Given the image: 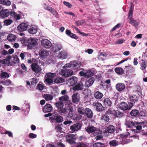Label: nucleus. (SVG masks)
Masks as SVG:
<instances>
[{
	"instance_id": "nucleus-1",
	"label": "nucleus",
	"mask_w": 147,
	"mask_h": 147,
	"mask_svg": "<svg viewBox=\"0 0 147 147\" xmlns=\"http://www.w3.org/2000/svg\"><path fill=\"white\" fill-rule=\"evenodd\" d=\"M85 131L88 134H92L94 136L102 134V131L92 125L88 126L85 128Z\"/></svg>"
},
{
	"instance_id": "nucleus-2",
	"label": "nucleus",
	"mask_w": 147,
	"mask_h": 147,
	"mask_svg": "<svg viewBox=\"0 0 147 147\" xmlns=\"http://www.w3.org/2000/svg\"><path fill=\"white\" fill-rule=\"evenodd\" d=\"M25 44L28 48L32 49L33 47L37 45L38 40L35 38H30L24 40Z\"/></svg>"
},
{
	"instance_id": "nucleus-3",
	"label": "nucleus",
	"mask_w": 147,
	"mask_h": 147,
	"mask_svg": "<svg viewBox=\"0 0 147 147\" xmlns=\"http://www.w3.org/2000/svg\"><path fill=\"white\" fill-rule=\"evenodd\" d=\"M134 105V104L132 102H128L127 104L126 102L123 101L120 103L119 108L123 111L129 110L132 108Z\"/></svg>"
},
{
	"instance_id": "nucleus-4",
	"label": "nucleus",
	"mask_w": 147,
	"mask_h": 147,
	"mask_svg": "<svg viewBox=\"0 0 147 147\" xmlns=\"http://www.w3.org/2000/svg\"><path fill=\"white\" fill-rule=\"evenodd\" d=\"M56 75V74L52 73H49L46 74L45 76V81L49 84L52 83L53 81V78Z\"/></svg>"
},
{
	"instance_id": "nucleus-5",
	"label": "nucleus",
	"mask_w": 147,
	"mask_h": 147,
	"mask_svg": "<svg viewBox=\"0 0 147 147\" xmlns=\"http://www.w3.org/2000/svg\"><path fill=\"white\" fill-rule=\"evenodd\" d=\"M50 121L55 120V122L58 123L62 122L63 121V117L57 113H55L53 116L50 118Z\"/></svg>"
},
{
	"instance_id": "nucleus-6",
	"label": "nucleus",
	"mask_w": 147,
	"mask_h": 147,
	"mask_svg": "<svg viewBox=\"0 0 147 147\" xmlns=\"http://www.w3.org/2000/svg\"><path fill=\"white\" fill-rule=\"evenodd\" d=\"M43 7L45 10L49 11L56 18H58L59 17L58 13L54 8L50 6H47L45 3L44 4Z\"/></svg>"
},
{
	"instance_id": "nucleus-7",
	"label": "nucleus",
	"mask_w": 147,
	"mask_h": 147,
	"mask_svg": "<svg viewBox=\"0 0 147 147\" xmlns=\"http://www.w3.org/2000/svg\"><path fill=\"white\" fill-rule=\"evenodd\" d=\"M31 67L32 71L36 74L40 73L42 70L40 66L36 63H33L31 65Z\"/></svg>"
},
{
	"instance_id": "nucleus-8",
	"label": "nucleus",
	"mask_w": 147,
	"mask_h": 147,
	"mask_svg": "<svg viewBox=\"0 0 147 147\" xmlns=\"http://www.w3.org/2000/svg\"><path fill=\"white\" fill-rule=\"evenodd\" d=\"M66 141L70 144L76 143L75 140L76 139V135L74 134H69L67 135L66 136Z\"/></svg>"
},
{
	"instance_id": "nucleus-9",
	"label": "nucleus",
	"mask_w": 147,
	"mask_h": 147,
	"mask_svg": "<svg viewBox=\"0 0 147 147\" xmlns=\"http://www.w3.org/2000/svg\"><path fill=\"white\" fill-rule=\"evenodd\" d=\"M93 106L96 108V111L98 112H102L105 110V108L102 104L98 102H94L92 104Z\"/></svg>"
},
{
	"instance_id": "nucleus-10",
	"label": "nucleus",
	"mask_w": 147,
	"mask_h": 147,
	"mask_svg": "<svg viewBox=\"0 0 147 147\" xmlns=\"http://www.w3.org/2000/svg\"><path fill=\"white\" fill-rule=\"evenodd\" d=\"M82 125L79 123H77L70 127V129L73 131H77L81 129Z\"/></svg>"
},
{
	"instance_id": "nucleus-11",
	"label": "nucleus",
	"mask_w": 147,
	"mask_h": 147,
	"mask_svg": "<svg viewBox=\"0 0 147 147\" xmlns=\"http://www.w3.org/2000/svg\"><path fill=\"white\" fill-rule=\"evenodd\" d=\"M72 100L74 103L78 104L80 100V94L78 93L74 94L72 96Z\"/></svg>"
},
{
	"instance_id": "nucleus-12",
	"label": "nucleus",
	"mask_w": 147,
	"mask_h": 147,
	"mask_svg": "<svg viewBox=\"0 0 147 147\" xmlns=\"http://www.w3.org/2000/svg\"><path fill=\"white\" fill-rule=\"evenodd\" d=\"M84 84L82 82H80L73 87L72 89L74 91L81 90L84 88Z\"/></svg>"
},
{
	"instance_id": "nucleus-13",
	"label": "nucleus",
	"mask_w": 147,
	"mask_h": 147,
	"mask_svg": "<svg viewBox=\"0 0 147 147\" xmlns=\"http://www.w3.org/2000/svg\"><path fill=\"white\" fill-rule=\"evenodd\" d=\"M42 45L47 48H50L51 46V43L49 40L44 39L41 41Z\"/></svg>"
},
{
	"instance_id": "nucleus-14",
	"label": "nucleus",
	"mask_w": 147,
	"mask_h": 147,
	"mask_svg": "<svg viewBox=\"0 0 147 147\" xmlns=\"http://www.w3.org/2000/svg\"><path fill=\"white\" fill-rule=\"evenodd\" d=\"M28 25L25 23H22L19 25L17 27V29L18 31L22 32L27 30Z\"/></svg>"
},
{
	"instance_id": "nucleus-15",
	"label": "nucleus",
	"mask_w": 147,
	"mask_h": 147,
	"mask_svg": "<svg viewBox=\"0 0 147 147\" xmlns=\"http://www.w3.org/2000/svg\"><path fill=\"white\" fill-rule=\"evenodd\" d=\"M88 118H91L93 115V113L92 110L90 109L86 108L85 111L84 112V115Z\"/></svg>"
},
{
	"instance_id": "nucleus-16",
	"label": "nucleus",
	"mask_w": 147,
	"mask_h": 147,
	"mask_svg": "<svg viewBox=\"0 0 147 147\" xmlns=\"http://www.w3.org/2000/svg\"><path fill=\"white\" fill-rule=\"evenodd\" d=\"M67 81L71 86H73L77 83L78 81V78L76 77L72 76L69 78L67 80Z\"/></svg>"
},
{
	"instance_id": "nucleus-17",
	"label": "nucleus",
	"mask_w": 147,
	"mask_h": 147,
	"mask_svg": "<svg viewBox=\"0 0 147 147\" xmlns=\"http://www.w3.org/2000/svg\"><path fill=\"white\" fill-rule=\"evenodd\" d=\"M53 109V107L51 104H46L43 108V110L44 113H47L51 111Z\"/></svg>"
},
{
	"instance_id": "nucleus-18",
	"label": "nucleus",
	"mask_w": 147,
	"mask_h": 147,
	"mask_svg": "<svg viewBox=\"0 0 147 147\" xmlns=\"http://www.w3.org/2000/svg\"><path fill=\"white\" fill-rule=\"evenodd\" d=\"M115 87L118 91L121 92L125 90V85L124 83H119L116 84Z\"/></svg>"
},
{
	"instance_id": "nucleus-19",
	"label": "nucleus",
	"mask_w": 147,
	"mask_h": 147,
	"mask_svg": "<svg viewBox=\"0 0 147 147\" xmlns=\"http://www.w3.org/2000/svg\"><path fill=\"white\" fill-rule=\"evenodd\" d=\"M103 102L104 105L107 108L111 107L112 104L111 100L108 98H105L103 100Z\"/></svg>"
},
{
	"instance_id": "nucleus-20",
	"label": "nucleus",
	"mask_w": 147,
	"mask_h": 147,
	"mask_svg": "<svg viewBox=\"0 0 147 147\" xmlns=\"http://www.w3.org/2000/svg\"><path fill=\"white\" fill-rule=\"evenodd\" d=\"M139 96L133 94L129 96L130 100L132 102L134 103L138 101L139 99Z\"/></svg>"
},
{
	"instance_id": "nucleus-21",
	"label": "nucleus",
	"mask_w": 147,
	"mask_h": 147,
	"mask_svg": "<svg viewBox=\"0 0 147 147\" xmlns=\"http://www.w3.org/2000/svg\"><path fill=\"white\" fill-rule=\"evenodd\" d=\"M66 34L68 36L72 38H73L76 39H78V37L75 34L71 32L70 30L67 29L65 31Z\"/></svg>"
},
{
	"instance_id": "nucleus-22",
	"label": "nucleus",
	"mask_w": 147,
	"mask_h": 147,
	"mask_svg": "<svg viewBox=\"0 0 147 147\" xmlns=\"http://www.w3.org/2000/svg\"><path fill=\"white\" fill-rule=\"evenodd\" d=\"M9 10L8 9H3L0 13V16L3 18H5L9 15Z\"/></svg>"
},
{
	"instance_id": "nucleus-23",
	"label": "nucleus",
	"mask_w": 147,
	"mask_h": 147,
	"mask_svg": "<svg viewBox=\"0 0 147 147\" xmlns=\"http://www.w3.org/2000/svg\"><path fill=\"white\" fill-rule=\"evenodd\" d=\"M94 78L92 77L90 78L88 81L85 82V85L86 87H88L91 86L93 83L94 81Z\"/></svg>"
},
{
	"instance_id": "nucleus-24",
	"label": "nucleus",
	"mask_w": 147,
	"mask_h": 147,
	"mask_svg": "<svg viewBox=\"0 0 147 147\" xmlns=\"http://www.w3.org/2000/svg\"><path fill=\"white\" fill-rule=\"evenodd\" d=\"M65 82V80L59 76H57L54 79L53 82L57 84L63 83Z\"/></svg>"
},
{
	"instance_id": "nucleus-25",
	"label": "nucleus",
	"mask_w": 147,
	"mask_h": 147,
	"mask_svg": "<svg viewBox=\"0 0 147 147\" xmlns=\"http://www.w3.org/2000/svg\"><path fill=\"white\" fill-rule=\"evenodd\" d=\"M39 55L42 57V58H45L49 55V53L44 50L41 49L39 52Z\"/></svg>"
},
{
	"instance_id": "nucleus-26",
	"label": "nucleus",
	"mask_w": 147,
	"mask_h": 147,
	"mask_svg": "<svg viewBox=\"0 0 147 147\" xmlns=\"http://www.w3.org/2000/svg\"><path fill=\"white\" fill-rule=\"evenodd\" d=\"M114 111V115L115 116L117 117L121 118L125 115V114L124 113L121 112L118 110H117L116 111Z\"/></svg>"
},
{
	"instance_id": "nucleus-27",
	"label": "nucleus",
	"mask_w": 147,
	"mask_h": 147,
	"mask_svg": "<svg viewBox=\"0 0 147 147\" xmlns=\"http://www.w3.org/2000/svg\"><path fill=\"white\" fill-rule=\"evenodd\" d=\"M138 114L139 111L136 109H133L130 112V115L132 117H136Z\"/></svg>"
},
{
	"instance_id": "nucleus-28",
	"label": "nucleus",
	"mask_w": 147,
	"mask_h": 147,
	"mask_svg": "<svg viewBox=\"0 0 147 147\" xmlns=\"http://www.w3.org/2000/svg\"><path fill=\"white\" fill-rule=\"evenodd\" d=\"M94 95V98L97 99H101L103 96V94L98 91L96 92Z\"/></svg>"
},
{
	"instance_id": "nucleus-29",
	"label": "nucleus",
	"mask_w": 147,
	"mask_h": 147,
	"mask_svg": "<svg viewBox=\"0 0 147 147\" xmlns=\"http://www.w3.org/2000/svg\"><path fill=\"white\" fill-rule=\"evenodd\" d=\"M57 57L59 58L63 59L67 58V54L65 52L61 51L60 52Z\"/></svg>"
},
{
	"instance_id": "nucleus-30",
	"label": "nucleus",
	"mask_w": 147,
	"mask_h": 147,
	"mask_svg": "<svg viewBox=\"0 0 147 147\" xmlns=\"http://www.w3.org/2000/svg\"><path fill=\"white\" fill-rule=\"evenodd\" d=\"M130 20L129 23L131 24L134 27L137 28L138 26V24L137 21L135 20L132 18Z\"/></svg>"
},
{
	"instance_id": "nucleus-31",
	"label": "nucleus",
	"mask_w": 147,
	"mask_h": 147,
	"mask_svg": "<svg viewBox=\"0 0 147 147\" xmlns=\"http://www.w3.org/2000/svg\"><path fill=\"white\" fill-rule=\"evenodd\" d=\"M100 120L102 121H104L105 122H107L109 121L110 118L107 115L105 114L103 115L102 116Z\"/></svg>"
},
{
	"instance_id": "nucleus-32",
	"label": "nucleus",
	"mask_w": 147,
	"mask_h": 147,
	"mask_svg": "<svg viewBox=\"0 0 147 147\" xmlns=\"http://www.w3.org/2000/svg\"><path fill=\"white\" fill-rule=\"evenodd\" d=\"M138 122H133L132 121H127L126 123V125L128 127H132L135 125H137Z\"/></svg>"
},
{
	"instance_id": "nucleus-33",
	"label": "nucleus",
	"mask_w": 147,
	"mask_h": 147,
	"mask_svg": "<svg viewBox=\"0 0 147 147\" xmlns=\"http://www.w3.org/2000/svg\"><path fill=\"white\" fill-rule=\"evenodd\" d=\"M107 129L108 133H113L115 131V127L113 125H109L107 127Z\"/></svg>"
},
{
	"instance_id": "nucleus-34",
	"label": "nucleus",
	"mask_w": 147,
	"mask_h": 147,
	"mask_svg": "<svg viewBox=\"0 0 147 147\" xmlns=\"http://www.w3.org/2000/svg\"><path fill=\"white\" fill-rule=\"evenodd\" d=\"M115 71V72L119 75H122L124 73L123 69L120 67L116 68Z\"/></svg>"
},
{
	"instance_id": "nucleus-35",
	"label": "nucleus",
	"mask_w": 147,
	"mask_h": 147,
	"mask_svg": "<svg viewBox=\"0 0 147 147\" xmlns=\"http://www.w3.org/2000/svg\"><path fill=\"white\" fill-rule=\"evenodd\" d=\"M109 144L111 146L113 147L117 146L119 144L118 141L116 140H113L109 142Z\"/></svg>"
},
{
	"instance_id": "nucleus-36",
	"label": "nucleus",
	"mask_w": 147,
	"mask_h": 147,
	"mask_svg": "<svg viewBox=\"0 0 147 147\" xmlns=\"http://www.w3.org/2000/svg\"><path fill=\"white\" fill-rule=\"evenodd\" d=\"M7 39L9 41H13L16 39V37L15 35L12 34H9L7 37Z\"/></svg>"
},
{
	"instance_id": "nucleus-37",
	"label": "nucleus",
	"mask_w": 147,
	"mask_h": 147,
	"mask_svg": "<svg viewBox=\"0 0 147 147\" xmlns=\"http://www.w3.org/2000/svg\"><path fill=\"white\" fill-rule=\"evenodd\" d=\"M69 97L67 95H65L59 97V100L61 102H67L68 100Z\"/></svg>"
},
{
	"instance_id": "nucleus-38",
	"label": "nucleus",
	"mask_w": 147,
	"mask_h": 147,
	"mask_svg": "<svg viewBox=\"0 0 147 147\" xmlns=\"http://www.w3.org/2000/svg\"><path fill=\"white\" fill-rule=\"evenodd\" d=\"M0 4L8 6L11 5V3L9 0H0Z\"/></svg>"
},
{
	"instance_id": "nucleus-39",
	"label": "nucleus",
	"mask_w": 147,
	"mask_h": 147,
	"mask_svg": "<svg viewBox=\"0 0 147 147\" xmlns=\"http://www.w3.org/2000/svg\"><path fill=\"white\" fill-rule=\"evenodd\" d=\"M72 66L74 67H79L81 65V63L79 61H76L71 62Z\"/></svg>"
},
{
	"instance_id": "nucleus-40",
	"label": "nucleus",
	"mask_w": 147,
	"mask_h": 147,
	"mask_svg": "<svg viewBox=\"0 0 147 147\" xmlns=\"http://www.w3.org/2000/svg\"><path fill=\"white\" fill-rule=\"evenodd\" d=\"M86 109L82 107H78V112L80 114L84 115V112L85 111Z\"/></svg>"
},
{
	"instance_id": "nucleus-41",
	"label": "nucleus",
	"mask_w": 147,
	"mask_h": 147,
	"mask_svg": "<svg viewBox=\"0 0 147 147\" xmlns=\"http://www.w3.org/2000/svg\"><path fill=\"white\" fill-rule=\"evenodd\" d=\"M58 111L61 115L65 114L67 111V109L65 108H61L58 109Z\"/></svg>"
},
{
	"instance_id": "nucleus-42",
	"label": "nucleus",
	"mask_w": 147,
	"mask_h": 147,
	"mask_svg": "<svg viewBox=\"0 0 147 147\" xmlns=\"http://www.w3.org/2000/svg\"><path fill=\"white\" fill-rule=\"evenodd\" d=\"M13 59L11 61L12 64L14 65L15 64L18 63L19 61V59L18 57L16 55L13 57Z\"/></svg>"
},
{
	"instance_id": "nucleus-43",
	"label": "nucleus",
	"mask_w": 147,
	"mask_h": 147,
	"mask_svg": "<svg viewBox=\"0 0 147 147\" xmlns=\"http://www.w3.org/2000/svg\"><path fill=\"white\" fill-rule=\"evenodd\" d=\"M0 76L2 78H8L9 77V74L6 72H2L0 74Z\"/></svg>"
},
{
	"instance_id": "nucleus-44",
	"label": "nucleus",
	"mask_w": 147,
	"mask_h": 147,
	"mask_svg": "<svg viewBox=\"0 0 147 147\" xmlns=\"http://www.w3.org/2000/svg\"><path fill=\"white\" fill-rule=\"evenodd\" d=\"M147 61L146 60H142V63L141 64L142 69L143 70H145L147 67L146 64Z\"/></svg>"
},
{
	"instance_id": "nucleus-45",
	"label": "nucleus",
	"mask_w": 147,
	"mask_h": 147,
	"mask_svg": "<svg viewBox=\"0 0 147 147\" xmlns=\"http://www.w3.org/2000/svg\"><path fill=\"white\" fill-rule=\"evenodd\" d=\"M85 22V20L84 19L76 21L75 22V24L77 26L82 25Z\"/></svg>"
},
{
	"instance_id": "nucleus-46",
	"label": "nucleus",
	"mask_w": 147,
	"mask_h": 147,
	"mask_svg": "<svg viewBox=\"0 0 147 147\" xmlns=\"http://www.w3.org/2000/svg\"><path fill=\"white\" fill-rule=\"evenodd\" d=\"M28 32L30 34H34L37 32V30L36 28L32 27L28 29Z\"/></svg>"
},
{
	"instance_id": "nucleus-47",
	"label": "nucleus",
	"mask_w": 147,
	"mask_h": 147,
	"mask_svg": "<svg viewBox=\"0 0 147 147\" xmlns=\"http://www.w3.org/2000/svg\"><path fill=\"white\" fill-rule=\"evenodd\" d=\"M93 147H105V144L101 142H97L93 144Z\"/></svg>"
},
{
	"instance_id": "nucleus-48",
	"label": "nucleus",
	"mask_w": 147,
	"mask_h": 147,
	"mask_svg": "<svg viewBox=\"0 0 147 147\" xmlns=\"http://www.w3.org/2000/svg\"><path fill=\"white\" fill-rule=\"evenodd\" d=\"M45 98L47 100H51L53 98V96L50 94H46L45 96Z\"/></svg>"
},
{
	"instance_id": "nucleus-49",
	"label": "nucleus",
	"mask_w": 147,
	"mask_h": 147,
	"mask_svg": "<svg viewBox=\"0 0 147 147\" xmlns=\"http://www.w3.org/2000/svg\"><path fill=\"white\" fill-rule=\"evenodd\" d=\"M55 105L57 108H59L63 107L64 106L63 103L61 101H59L56 102L55 104Z\"/></svg>"
},
{
	"instance_id": "nucleus-50",
	"label": "nucleus",
	"mask_w": 147,
	"mask_h": 147,
	"mask_svg": "<svg viewBox=\"0 0 147 147\" xmlns=\"http://www.w3.org/2000/svg\"><path fill=\"white\" fill-rule=\"evenodd\" d=\"M62 128L61 127V125L60 124H58L55 127V129L57 132H59L60 133L62 132Z\"/></svg>"
},
{
	"instance_id": "nucleus-51",
	"label": "nucleus",
	"mask_w": 147,
	"mask_h": 147,
	"mask_svg": "<svg viewBox=\"0 0 147 147\" xmlns=\"http://www.w3.org/2000/svg\"><path fill=\"white\" fill-rule=\"evenodd\" d=\"M13 22V20L11 19H8L5 20L3 23L4 25L6 26H8L11 24Z\"/></svg>"
},
{
	"instance_id": "nucleus-52",
	"label": "nucleus",
	"mask_w": 147,
	"mask_h": 147,
	"mask_svg": "<svg viewBox=\"0 0 147 147\" xmlns=\"http://www.w3.org/2000/svg\"><path fill=\"white\" fill-rule=\"evenodd\" d=\"M74 29L76 30L77 32L79 33L83 36H87L89 35L88 34H86L84 32H81L80 30L79 29L77 28H74Z\"/></svg>"
},
{
	"instance_id": "nucleus-53",
	"label": "nucleus",
	"mask_w": 147,
	"mask_h": 147,
	"mask_svg": "<svg viewBox=\"0 0 147 147\" xmlns=\"http://www.w3.org/2000/svg\"><path fill=\"white\" fill-rule=\"evenodd\" d=\"M66 69L62 70L60 72L61 75L65 77H68Z\"/></svg>"
},
{
	"instance_id": "nucleus-54",
	"label": "nucleus",
	"mask_w": 147,
	"mask_h": 147,
	"mask_svg": "<svg viewBox=\"0 0 147 147\" xmlns=\"http://www.w3.org/2000/svg\"><path fill=\"white\" fill-rule=\"evenodd\" d=\"M90 90L88 88H86L84 89L83 91V94L86 96H88L89 95V94L90 92Z\"/></svg>"
},
{
	"instance_id": "nucleus-55",
	"label": "nucleus",
	"mask_w": 147,
	"mask_h": 147,
	"mask_svg": "<svg viewBox=\"0 0 147 147\" xmlns=\"http://www.w3.org/2000/svg\"><path fill=\"white\" fill-rule=\"evenodd\" d=\"M76 147H87V145L84 143L80 142L78 143Z\"/></svg>"
},
{
	"instance_id": "nucleus-56",
	"label": "nucleus",
	"mask_w": 147,
	"mask_h": 147,
	"mask_svg": "<svg viewBox=\"0 0 147 147\" xmlns=\"http://www.w3.org/2000/svg\"><path fill=\"white\" fill-rule=\"evenodd\" d=\"M146 113L145 112L143 111H140V112H139V114L138 116L139 117H141L145 116Z\"/></svg>"
},
{
	"instance_id": "nucleus-57",
	"label": "nucleus",
	"mask_w": 147,
	"mask_h": 147,
	"mask_svg": "<svg viewBox=\"0 0 147 147\" xmlns=\"http://www.w3.org/2000/svg\"><path fill=\"white\" fill-rule=\"evenodd\" d=\"M133 12V11L131 9V7H130L129 11V14L128 17V19H131L132 18V13Z\"/></svg>"
},
{
	"instance_id": "nucleus-58",
	"label": "nucleus",
	"mask_w": 147,
	"mask_h": 147,
	"mask_svg": "<svg viewBox=\"0 0 147 147\" xmlns=\"http://www.w3.org/2000/svg\"><path fill=\"white\" fill-rule=\"evenodd\" d=\"M31 80V83L32 85H35L38 82V81L36 79L33 78Z\"/></svg>"
},
{
	"instance_id": "nucleus-59",
	"label": "nucleus",
	"mask_w": 147,
	"mask_h": 147,
	"mask_svg": "<svg viewBox=\"0 0 147 147\" xmlns=\"http://www.w3.org/2000/svg\"><path fill=\"white\" fill-rule=\"evenodd\" d=\"M105 114L107 115H109L113 114V111L112 109L110 108L108 109L107 111H106Z\"/></svg>"
},
{
	"instance_id": "nucleus-60",
	"label": "nucleus",
	"mask_w": 147,
	"mask_h": 147,
	"mask_svg": "<svg viewBox=\"0 0 147 147\" xmlns=\"http://www.w3.org/2000/svg\"><path fill=\"white\" fill-rule=\"evenodd\" d=\"M87 77L88 78H89L92 76H93L94 75V73L91 70H88L87 72Z\"/></svg>"
},
{
	"instance_id": "nucleus-61",
	"label": "nucleus",
	"mask_w": 147,
	"mask_h": 147,
	"mask_svg": "<svg viewBox=\"0 0 147 147\" xmlns=\"http://www.w3.org/2000/svg\"><path fill=\"white\" fill-rule=\"evenodd\" d=\"M66 70L67 72V73L68 75V77L70 76L73 75L74 73L72 70L70 69H66Z\"/></svg>"
},
{
	"instance_id": "nucleus-62",
	"label": "nucleus",
	"mask_w": 147,
	"mask_h": 147,
	"mask_svg": "<svg viewBox=\"0 0 147 147\" xmlns=\"http://www.w3.org/2000/svg\"><path fill=\"white\" fill-rule=\"evenodd\" d=\"M4 133L5 134H7L9 137L13 138V134L11 131H5L4 132Z\"/></svg>"
},
{
	"instance_id": "nucleus-63",
	"label": "nucleus",
	"mask_w": 147,
	"mask_h": 147,
	"mask_svg": "<svg viewBox=\"0 0 147 147\" xmlns=\"http://www.w3.org/2000/svg\"><path fill=\"white\" fill-rule=\"evenodd\" d=\"M105 54L104 53H100V54L98 56V58L100 60H103L104 59V58L103 57H105Z\"/></svg>"
},
{
	"instance_id": "nucleus-64",
	"label": "nucleus",
	"mask_w": 147,
	"mask_h": 147,
	"mask_svg": "<svg viewBox=\"0 0 147 147\" xmlns=\"http://www.w3.org/2000/svg\"><path fill=\"white\" fill-rule=\"evenodd\" d=\"M28 136L30 138L33 139L36 138L37 135L36 134L33 133H30L29 134Z\"/></svg>"
}]
</instances>
